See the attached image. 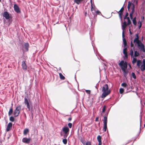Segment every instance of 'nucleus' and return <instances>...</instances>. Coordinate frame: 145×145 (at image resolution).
Listing matches in <instances>:
<instances>
[{"mask_svg": "<svg viewBox=\"0 0 145 145\" xmlns=\"http://www.w3.org/2000/svg\"><path fill=\"white\" fill-rule=\"evenodd\" d=\"M96 13L98 14H101L99 10L97 11L96 12Z\"/></svg>", "mask_w": 145, "mask_h": 145, "instance_id": "48", "label": "nucleus"}, {"mask_svg": "<svg viewBox=\"0 0 145 145\" xmlns=\"http://www.w3.org/2000/svg\"><path fill=\"white\" fill-rule=\"evenodd\" d=\"M133 23L134 24V25H136L137 21L136 20V17H135L133 19Z\"/></svg>", "mask_w": 145, "mask_h": 145, "instance_id": "24", "label": "nucleus"}, {"mask_svg": "<svg viewBox=\"0 0 145 145\" xmlns=\"http://www.w3.org/2000/svg\"><path fill=\"white\" fill-rule=\"evenodd\" d=\"M143 65H145V59H143Z\"/></svg>", "mask_w": 145, "mask_h": 145, "instance_id": "52", "label": "nucleus"}, {"mask_svg": "<svg viewBox=\"0 0 145 145\" xmlns=\"http://www.w3.org/2000/svg\"><path fill=\"white\" fill-rule=\"evenodd\" d=\"M144 126L145 127V124H144Z\"/></svg>", "mask_w": 145, "mask_h": 145, "instance_id": "61", "label": "nucleus"}, {"mask_svg": "<svg viewBox=\"0 0 145 145\" xmlns=\"http://www.w3.org/2000/svg\"><path fill=\"white\" fill-rule=\"evenodd\" d=\"M124 54L125 57L126 58H127V57H128V55H127V53H124Z\"/></svg>", "mask_w": 145, "mask_h": 145, "instance_id": "47", "label": "nucleus"}, {"mask_svg": "<svg viewBox=\"0 0 145 145\" xmlns=\"http://www.w3.org/2000/svg\"><path fill=\"white\" fill-rule=\"evenodd\" d=\"M91 144L90 142H88L86 144V145H91Z\"/></svg>", "mask_w": 145, "mask_h": 145, "instance_id": "50", "label": "nucleus"}, {"mask_svg": "<svg viewBox=\"0 0 145 145\" xmlns=\"http://www.w3.org/2000/svg\"><path fill=\"white\" fill-rule=\"evenodd\" d=\"M90 2L91 3V5H92V4H93L94 3H92V0H90Z\"/></svg>", "mask_w": 145, "mask_h": 145, "instance_id": "55", "label": "nucleus"}, {"mask_svg": "<svg viewBox=\"0 0 145 145\" xmlns=\"http://www.w3.org/2000/svg\"><path fill=\"white\" fill-rule=\"evenodd\" d=\"M137 61V59L136 58H133V60L132 61V63L133 64L135 63Z\"/></svg>", "mask_w": 145, "mask_h": 145, "instance_id": "35", "label": "nucleus"}, {"mask_svg": "<svg viewBox=\"0 0 145 145\" xmlns=\"http://www.w3.org/2000/svg\"><path fill=\"white\" fill-rule=\"evenodd\" d=\"M57 1H58L59 0H57Z\"/></svg>", "mask_w": 145, "mask_h": 145, "instance_id": "64", "label": "nucleus"}, {"mask_svg": "<svg viewBox=\"0 0 145 145\" xmlns=\"http://www.w3.org/2000/svg\"><path fill=\"white\" fill-rule=\"evenodd\" d=\"M126 69H123L122 70L123 72V75L124 76L125 78L127 77V75L128 73V72L126 70Z\"/></svg>", "mask_w": 145, "mask_h": 145, "instance_id": "16", "label": "nucleus"}, {"mask_svg": "<svg viewBox=\"0 0 145 145\" xmlns=\"http://www.w3.org/2000/svg\"><path fill=\"white\" fill-rule=\"evenodd\" d=\"M13 112V108L12 106L11 107H10L9 111L8 112V115L9 116H10L12 113Z\"/></svg>", "mask_w": 145, "mask_h": 145, "instance_id": "19", "label": "nucleus"}, {"mask_svg": "<svg viewBox=\"0 0 145 145\" xmlns=\"http://www.w3.org/2000/svg\"><path fill=\"white\" fill-rule=\"evenodd\" d=\"M129 31H130V33L131 34H132V33L131 32V31H130V28L129 29Z\"/></svg>", "mask_w": 145, "mask_h": 145, "instance_id": "58", "label": "nucleus"}, {"mask_svg": "<svg viewBox=\"0 0 145 145\" xmlns=\"http://www.w3.org/2000/svg\"><path fill=\"white\" fill-rule=\"evenodd\" d=\"M121 86L124 87H126L127 86V85L126 83H123L121 84Z\"/></svg>", "mask_w": 145, "mask_h": 145, "instance_id": "34", "label": "nucleus"}, {"mask_svg": "<svg viewBox=\"0 0 145 145\" xmlns=\"http://www.w3.org/2000/svg\"><path fill=\"white\" fill-rule=\"evenodd\" d=\"M97 140L99 142L98 145H101L102 142L101 141V137L100 135H98L97 137Z\"/></svg>", "mask_w": 145, "mask_h": 145, "instance_id": "18", "label": "nucleus"}, {"mask_svg": "<svg viewBox=\"0 0 145 145\" xmlns=\"http://www.w3.org/2000/svg\"><path fill=\"white\" fill-rule=\"evenodd\" d=\"M14 10L17 13H20L21 12L20 8L17 5L14 4Z\"/></svg>", "mask_w": 145, "mask_h": 145, "instance_id": "9", "label": "nucleus"}, {"mask_svg": "<svg viewBox=\"0 0 145 145\" xmlns=\"http://www.w3.org/2000/svg\"><path fill=\"white\" fill-rule=\"evenodd\" d=\"M99 117H97L96 118V119H95V121H98V119H99Z\"/></svg>", "mask_w": 145, "mask_h": 145, "instance_id": "51", "label": "nucleus"}, {"mask_svg": "<svg viewBox=\"0 0 145 145\" xmlns=\"http://www.w3.org/2000/svg\"><path fill=\"white\" fill-rule=\"evenodd\" d=\"M3 16L5 17L7 20L10 17L9 14L7 11H5L4 12L3 14Z\"/></svg>", "mask_w": 145, "mask_h": 145, "instance_id": "10", "label": "nucleus"}, {"mask_svg": "<svg viewBox=\"0 0 145 145\" xmlns=\"http://www.w3.org/2000/svg\"><path fill=\"white\" fill-rule=\"evenodd\" d=\"M131 5H132V3L130 1H129L128 5L127 6L128 9V10H129L130 7L131 6Z\"/></svg>", "mask_w": 145, "mask_h": 145, "instance_id": "23", "label": "nucleus"}, {"mask_svg": "<svg viewBox=\"0 0 145 145\" xmlns=\"http://www.w3.org/2000/svg\"><path fill=\"white\" fill-rule=\"evenodd\" d=\"M72 118L71 117H70L68 119V120L69 121H70L72 120Z\"/></svg>", "mask_w": 145, "mask_h": 145, "instance_id": "54", "label": "nucleus"}, {"mask_svg": "<svg viewBox=\"0 0 145 145\" xmlns=\"http://www.w3.org/2000/svg\"><path fill=\"white\" fill-rule=\"evenodd\" d=\"M139 54L138 52H137V51H135V57H138L139 56Z\"/></svg>", "mask_w": 145, "mask_h": 145, "instance_id": "29", "label": "nucleus"}, {"mask_svg": "<svg viewBox=\"0 0 145 145\" xmlns=\"http://www.w3.org/2000/svg\"><path fill=\"white\" fill-rule=\"evenodd\" d=\"M24 102L25 104L26 105L27 108H28L29 110H30V106L27 99L26 98L24 99Z\"/></svg>", "mask_w": 145, "mask_h": 145, "instance_id": "14", "label": "nucleus"}, {"mask_svg": "<svg viewBox=\"0 0 145 145\" xmlns=\"http://www.w3.org/2000/svg\"><path fill=\"white\" fill-rule=\"evenodd\" d=\"M91 12H92V13H93L94 12L93 11L94 10L93 7H95L94 4H92V5H91Z\"/></svg>", "mask_w": 145, "mask_h": 145, "instance_id": "32", "label": "nucleus"}, {"mask_svg": "<svg viewBox=\"0 0 145 145\" xmlns=\"http://www.w3.org/2000/svg\"><path fill=\"white\" fill-rule=\"evenodd\" d=\"M136 38L134 40L133 42L134 43L136 42V43H138L140 42V41L139 40V36L138 34L137 33L136 34Z\"/></svg>", "mask_w": 145, "mask_h": 145, "instance_id": "11", "label": "nucleus"}, {"mask_svg": "<svg viewBox=\"0 0 145 145\" xmlns=\"http://www.w3.org/2000/svg\"><path fill=\"white\" fill-rule=\"evenodd\" d=\"M107 116L108 114L104 116V119L103 120V130L105 132L106 131V130L107 129Z\"/></svg>", "mask_w": 145, "mask_h": 145, "instance_id": "4", "label": "nucleus"}, {"mask_svg": "<svg viewBox=\"0 0 145 145\" xmlns=\"http://www.w3.org/2000/svg\"><path fill=\"white\" fill-rule=\"evenodd\" d=\"M9 120L10 121L13 122L14 121V119L13 116H11L10 117Z\"/></svg>", "mask_w": 145, "mask_h": 145, "instance_id": "28", "label": "nucleus"}, {"mask_svg": "<svg viewBox=\"0 0 145 145\" xmlns=\"http://www.w3.org/2000/svg\"><path fill=\"white\" fill-rule=\"evenodd\" d=\"M119 65L120 67L121 70L123 69H126L127 67V65L126 61H125L123 60H121L118 64Z\"/></svg>", "mask_w": 145, "mask_h": 145, "instance_id": "3", "label": "nucleus"}, {"mask_svg": "<svg viewBox=\"0 0 145 145\" xmlns=\"http://www.w3.org/2000/svg\"><path fill=\"white\" fill-rule=\"evenodd\" d=\"M129 66H130V68H131V67L130 65H129Z\"/></svg>", "mask_w": 145, "mask_h": 145, "instance_id": "60", "label": "nucleus"}, {"mask_svg": "<svg viewBox=\"0 0 145 145\" xmlns=\"http://www.w3.org/2000/svg\"><path fill=\"white\" fill-rule=\"evenodd\" d=\"M31 140L30 138H27L26 137L23 138L22 139V142L24 143L28 144L29 143Z\"/></svg>", "mask_w": 145, "mask_h": 145, "instance_id": "8", "label": "nucleus"}, {"mask_svg": "<svg viewBox=\"0 0 145 145\" xmlns=\"http://www.w3.org/2000/svg\"><path fill=\"white\" fill-rule=\"evenodd\" d=\"M22 67L23 70H26L27 69V66L26 63L24 61L22 62Z\"/></svg>", "mask_w": 145, "mask_h": 145, "instance_id": "12", "label": "nucleus"}, {"mask_svg": "<svg viewBox=\"0 0 145 145\" xmlns=\"http://www.w3.org/2000/svg\"><path fill=\"white\" fill-rule=\"evenodd\" d=\"M137 44L138 46L139 47V48L140 49V50L143 52H144L145 50L144 45L141 41L138 43Z\"/></svg>", "mask_w": 145, "mask_h": 145, "instance_id": "6", "label": "nucleus"}, {"mask_svg": "<svg viewBox=\"0 0 145 145\" xmlns=\"http://www.w3.org/2000/svg\"><path fill=\"white\" fill-rule=\"evenodd\" d=\"M87 14V12H85V16H86Z\"/></svg>", "mask_w": 145, "mask_h": 145, "instance_id": "57", "label": "nucleus"}, {"mask_svg": "<svg viewBox=\"0 0 145 145\" xmlns=\"http://www.w3.org/2000/svg\"><path fill=\"white\" fill-rule=\"evenodd\" d=\"M132 76L134 79H135L136 78L135 74L134 72L132 73Z\"/></svg>", "mask_w": 145, "mask_h": 145, "instance_id": "39", "label": "nucleus"}, {"mask_svg": "<svg viewBox=\"0 0 145 145\" xmlns=\"http://www.w3.org/2000/svg\"><path fill=\"white\" fill-rule=\"evenodd\" d=\"M117 12L119 14V16H122V15L123 14V12Z\"/></svg>", "mask_w": 145, "mask_h": 145, "instance_id": "45", "label": "nucleus"}, {"mask_svg": "<svg viewBox=\"0 0 145 145\" xmlns=\"http://www.w3.org/2000/svg\"><path fill=\"white\" fill-rule=\"evenodd\" d=\"M62 131L65 134L64 136V137H67L68 135V133L69 131V128L67 127H63L62 129Z\"/></svg>", "mask_w": 145, "mask_h": 145, "instance_id": "5", "label": "nucleus"}, {"mask_svg": "<svg viewBox=\"0 0 145 145\" xmlns=\"http://www.w3.org/2000/svg\"><path fill=\"white\" fill-rule=\"evenodd\" d=\"M127 25H128L125 21L124 22L122 25V29L123 30L122 35H123V36L124 34H125V30Z\"/></svg>", "mask_w": 145, "mask_h": 145, "instance_id": "7", "label": "nucleus"}, {"mask_svg": "<svg viewBox=\"0 0 145 145\" xmlns=\"http://www.w3.org/2000/svg\"><path fill=\"white\" fill-rule=\"evenodd\" d=\"M59 76L60 79L64 80L65 79V77L61 73H59Z\"/></svg>", "mask_w": 145, "mask_h": 145, "instance_id": "21", "label": "nucleus"}, {"mask_svg": "<svg viewBox=\"0 0 145 145\" xmlns=\"http://www.w3.org/2000/svg\"><path fill=\"white\" fill-rule=\"evenodd\" d=\"M29 132V129H26L24 130L23 133L24 134V135H26Z\"/></svg>", "mask_w": 145, "mask_h": 145, "instance_id": "22", "label": "nucleus"}, {"mask_svg": "<svg viewBox=\"0 0 145 145\" xmlns=\"http://www.w3.org/2000/svg\"><path fill=\"white\" fill-rule=\"evenodd\" d=\"M131 21H130V20H128V23H127V25H129L130 24H131Z\"/></svg>", "mask_w": 145, "mask_h": 145, "instance_id": "46", "label": "nucleus"}, {"mask_svg": "<svg viewBox=\"0 0 145 145\" xmlns=\"http://www.w3.org/2000/svg\"><path fill=\"white\" fill-rule=\"evenodd\" d=\"M24 46L26 51H27L28 50V48L29 47V44L28 43H26L24 44Z\"/></svg>", "mask_w": 145, "mask_h": 145, "instance_id": "20", "label": "nucleus"}, {"mask_svg": "<svg viewBox=\"0 0 145 145\" xmlns=\"http://www.w3.org/2000/svg\"><path fill=\"white\" fill-rule=\"evenodd\" d=\"M127 48H125L123 50V53H127Z\"/></svg>", "mask_w": 145, "mask_h": 145, "instance_id": "37", "label": "nucleus"}, {"mask_svg": "<svg viewBox=\"0 0 145 145\" xmlns=\"http://www.w3.org/2000/svg\"><path fill=\"white\" fill-rule=\"evenodd\" d=\"M12 124L11 122H10L8 123L6 129V131H9L11 129L12 127Z\"/></svg>", "mask_w": 145, "mask_h": 145, "instance_id": "13", "label": "nucleus"}, {"mask_svg": "<svg viewBox=\"0 0 145 145\" xmlns=\"http://www.w3.org/2000/svg\"><path fill=\"white\" fill-rule=\"evenodd\" d=\"M122 35L123 42V45H124V47H125L127 46V41H126V40L125 38H124L125 34H124V36L123 35Z\"/></svg>", "mask_w": 145, "mask_h": 145, "instance_id": "15", "label": "nucleus"}, {"mask_svg": "<svg viewBox=\"0 0 145 145\" xmlns=\"http://www.w3.org/2000/svg\"><path fill=\"white\" fill-rule=\"evenodd\" d=\"M102 91L103 92L101 95L102 98L105 97L110 93L111 91L109 89L108 86V84H105L103 85L102 87Z\"/></svg>", "mask_w": 145, "mask_h": 145, "instance_id": "1", "label": "nucleus"}, {"mask_svg": "<svg viewBox=\"0 0 145 145\" xmlns=\"http://www.w3.org/2000/svg\"><path fill=\"white\" fill-rule=\"evenodd\" d=\"M133 46H134V44H133L132 41H131V47H132Z\"/></svg>", "mask_w": 145, "mask_h": 145, "instance_id": "49", "label": "nucleus"}, {"mask_svg": "<svg viewBox=\"0 0 145 145\" xmlns=\"http://www.w3.org/2000/svg\"><path fill=\"white\" fill-rule=\"evenodd\" d=\"M124 91V89L122 88H120L119 89V92L120 94H122Z\"/></svg>", "mask_w": 145, "mask_h": 145, "instance_id": "30", "label": "nucleus"}, {"mask_svg": "<svg viewBox=\"0 0 145 145\" xmlns=\"http://www.w3.org/2000/svg\"><path fill=\"white\" fill-rule=\"evenodd\" d=\"M134 13H133L132 12H131L129 14L130 17L131 19H132L133 18V14Z\"/></svg>", "mask_w": 145, "mask_h": 145, "instance_id": "43", "label": "nucleus"}, {"mask_svg": "<svg viewBox=\"0 0 145 145\" xmlns=\"http://www.w3.org/2000/svg\"><path fill=\"white\" fill-rule=\"evenodd\" d=\"M86 92L89 94H90V91L89 90H86L85 91Z\"/></svg>", "mask_w": 145, "mask_h": 145, "instance_id": "44", "label": "nucleus"}, {"mask_svg": "<svg viewBox=\"0 0 145 145\" xmlns=\"http://www.w3.org/2000/svg\"><path fill=\"white\" fill-rule=\"evenodd\" d=\"M124 10V8L123 7H122L121 9L118 12H123V11Z\"/></svg>", "mask_w": 145, "mask_h": 145, "instance_id": "41", "label": "nucleus"}, {"mask_svg": "<svg viewBox=\"0 0 145 145\" xmlns=\"http://www.w3.org/2000/svg\"><path fill=\"white\" fill-rule=\"evenodd\" d=\"M129 15V14L128 12H126V14L125 16L124 17V19H125Z\"/></svg>", "mask_w": 145, "mask_h": 145, "instance_id": "40", "label": "nucleus"}, {"mask_svg": "<svg viewBox=\"0 0 145 145\" xmlns=\"http://www.w3.org/2000/svg\"><path fill=\"white\" fill-rule=\"evenodd\" d=\"M63 143L65 144H66L67 143V140L66 138L64 139L63 140Z\"/></svg>", "mask_w": 145, "mask_h": 145, "instance_id": "31", "label": "nucleus"}, {"mask_svg": "<svg viewBox=\"0 0 145 145\" xmlns=\"http://www.w3.org/2000/svg\"><path fill=\"white\" fill-rule=\"evenodd\" d=\"M132 6H133V7L132 8V11L131 12H132L133 13H134V9H135V5L133 4H132Z\"/></svg>", "mask_w": 145, "mask_h": 145, "instance_id": "33", "label": "nucleus"}, {"mask_svg": "<svg viewBox=\"0 0 145 145\" xmlns=\"http://www.w3.org/2000/svg\"><path fill=\"white\" fill-rule=\"evenodd\" d=\"M122 16H119V17H120V19L121 21H122ZM121 22L122 23V22L121 21Z\"/></svg>", "mask_w": 145, "mask_h": 145, "instance_id": "53", "label": "nucleus"}, {"mask_svg": "<svg viewBox=\"0 0 145 145\" xmlns=\"http://www.w3.org/2000/svg\"><path fill=\"white\" fill-rule=\"evenodd\" d=\"M68 125L69 128H71L72 127V123H69L68 124Z\"/></svg>", "mask_w": 145, "mask_h": 145, "instance_id": "42", "label": "nucleus"}, {"mask_svg": "<svg viewBox=\"0 0 145 145\" xmlns=\"http://www.w3.org/2000/svg\"><path fill=\"white\" fill-rule=\"evenodd\" d=\"M74 1L78 5L84 2V0H74Z\"/></svg>", "mask_w": 145, "mask_h": 145, "instance_id": "17", "label": "nucleus"}, {"mask_svg": "<svg viewBox=\"0 0 145 145\" xmlns=\"http://www.w3.org/2000/svg\"><path fill=\"white\" fill-rule=\"evenodd\" d=\"M21 107V106L19 105L17 106L14 112V114L15 117H16L19 115L20 113Z\"/></svg>", "mask_w": 145, "mask_h": 145, "instance_id": "2", "label": "nucleus"}, {"mask_svg": "<svg viewBox=\"0 0 145 145\" xmlns=\"http://www.w3.org/2000/svg\"><path fill=\"white\" fill-rule=\"evenodd\" d=\"M96 15H94V18H96Z\"/></svg>", "mask_w": 145, "mask_h": 145, "instance_id": "59", "label": "nucleus"}, {"mask_svg": "<svg viewBox=\"0 0 145 145\" xmlns=\"http://www.w3.org/2000/svg\"><path fill=\"white\" fill-rule=\"evenodd\" d=\"M138 27L139 29H140V28L142 26V23L140 21H139L138 22Z\"/></svg>", "mask_w": 145, "mask_h": 145, "instance_id": "25", "label": "nucleus"}, {"mask_svg": "<svg viewBox=\"0 0 145 145\" xmlns=\"http://www.w3.org/2000/svg\"><path fill=\"white\" fill-rule=\"evenodd\" d=\"M89 18H91V17H90V16H89Z\"/></svg>", "mask_w": 145, "mask_h": 145, "instance_id": "62", "label": "nucleus"}, {"mask_svg": "<svg viewBox=\"0 0 145 145\" xmlns=\"http://www.w3.org/2000/svg\"><path fill=\"white\" fill-rule=\"evenodd\" d=\"M143 66V67L142 68H141V71H143L144 70H145V65H142V67Z\"/></svg>", "mask_w": 145, "mask_h": 145, "instance_id": "38", "label": "nucleus"}, {"mask_svg": "<svg viewBox=\"0 0 145 145\" xmlns=\"http://www.w3.org/2000/svg\"><path fill=\"white\" fill-rule=\"evenodd\" d=\"M141 63V62L140 60H138L137 61V65L138 67L139 68L140 67V65Z\"/></svg>", "mask_w": 145, "mask_h": 145, "instance_id": "26", "label": "nucleus"}, {"mask_svg": "<svg viewBox=\"0 0 145 145\" xmlns=\"http://www.w3.org/2000/svg\"><path fill=\"white\" fill-rule=\"evenodd\" d=\"M126 19H127V20L128 21V20H130L129 18L128 17H127Z\"/></svg>", "mask_w": 145, "mask_h": 145, "instance_id": "56", "label": "nucleus"}, {"mask_svg": "<svg viewBox=\"0 0 145 145\" xmlns=\"http://www.w3.org/2000/svg\"><path fill=\"white\" fill-rule=\"evenodd\" d=\"M106 106H103V108L102 109V112L103 113L104 112L105 110H106Z\"/></svg>", "mask_w": 145, "mask_h": 145, "instance_id": "36", "label": "nucleus"}, {"mask_svg": "<svg viewBox=\"0 0 145 145\" xmlns=\"http://www.w3.org/2000/svg\"><path fill=\"white\" fill-rule=\"evenodd\" d=\"M133 50L132 49H131L130 51L129 54L131 56L132 58L133 57Z\"/></svg>", "mask_w": 145, "mask_h": 145, "instance_id": "27", "label": "nucleus"}, {"mask_svg": "<svg viewBox=\"0 0 145 145\" xmlns=\"http://www.w3.org/2000/svg\"><path fill=\"white\" fill-rule=\"evenodd\" d=\"M1 0H0V2H1Z\"/></svg>", "mask_w": 145, "mask_h": 145, "instance_id": "63", "label": "nucleus"}]
</instances>
